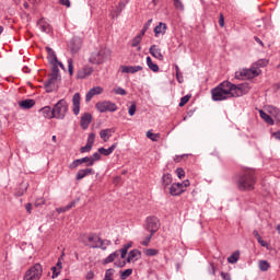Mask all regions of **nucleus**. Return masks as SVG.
<instances>
[{
    "label": "nucleus",
    "mask_w": 280,
    "mask_h": 280,
    "mask_svg": "<svg viewBox=\"0 0 280 280\" xmlns=\"http://www.w3.org/2000/svg\"><path fill=\"white\" fill-rule=\"evenodd\" d=\"M250 85L248 83L233 84L231 81H223L217 88L211 90L213 102H224L231 97H242L248 94Z\"/></svg>",
    "instance_id": "nucleus-1"
},
{
    "label": "nucleus",
    "mask_w": 280,
    "mask_h": 280,
    "mask_svg": "<svg viewBox=\"0 0 280 280\" xmlns=\"http://www.w3.org/2000/svg\"><path fill=\"white\" fill-rule=\"evenodd\" d=\"M255 185H257V176L254 170H246L237 175V187L240 191H253Z\"/></svg>",
    "instance_id": "nucleus-2"
},
{
    "label": "nucleus",
    "mask_w": 280,
    "mask_h": 280,
    "mask_svg": "<svg viewBox=\"0 0 280 280\" xmlns=\"http://www.w3.org/2000/svg\"><path fill=\"white\" fill-rule=\"evenodd\" d=\"M112 56L113 51L110 48L98 46L91 52L89 62L91 65H104V62H108V60H110Z\"/></svg>",
    "instance_id": "nucleus-3"
},
{
    "label": "nucleus",
    "mask_w": 280,
    "mask_h": 280,
    "mask_svg": "<svg viewBox=\"0 0 280 280\" xmlns=\"http://www.w3.org/2000/svg\"><path fill=\"white\" fill-rule=\"evenodd\" d=\"M81 242L90 248H102V250H106V246H110V241H104L96 234L84 236Z\"/></svg>",
    "instance_id": "nucleus-4"
},
{
    "label": "nucleus",
    "mask_w": 280,
    "mask_h": 280,
    "mask_svg": "<svg viewBox=\"0 0 280 280\" xmlns=\"http://www.w3.org/2000/svg\"><path fill=\"white\" fill-rule=\"evenodd\" d=\"M258 75H261V69L252 65L250 68H243V69L236 71L234 74V78L236 80H253L254 78H257Z\"/></svg>",
    "instance_id": "nucleus-5"
},
{
    "label": "nucleus",
    "mask_w": 280,
    "mask_h": 280,
    "mask_svg": "<svg viewBox=\"0 0 280 280\" xmlns=\"http://www.w3.org/2000/svg\"><path fill=\"white\" fill-rule=\"evenodd\" d=\"M67 113H69V104L65 98H61L52 107L54 117L55 119H65V117H67Z\"/></svg>",
    "instance_id": "nucleus-6"
},
{
    "label": "nucleus",
    "mask_w": 280,
    "mask_h": 280,
    "mask_svg": "<svg viewBox=\"0 0 280 280\" xmlns=\"http://www.w3.org/2000/svg\"><path fill=\"white\" fill-rule=\"evenodd\" d=\"M43 277V266L35 264L24 275L23 280H40Z\"/></svg>",
    "instance_id": "nucleus-7"
},
{
    "label": "nucleus",
    "mask_w": 280,
    "mask_h": 280,
    "mask_svg": "<svg viewBox=\"0 0 280 280\" xmlns=\"http://www.w3.org/2000/svg\"><path fill=\"white\" fill-rule=\"evenodd\" d=\"M191 183H189V179H186L182 183H173L170 187V194L171 196H180L185 194L187 187H189Z\"/></svg>",
    "instance_id": "nucleus-8"
},
{
    "label": "nucleus",
    "mask_w": 280,
    "mask_h": 280,
    "mask_svg": "<svg viewBox=\"0 0 280 280\" xmlns=\"http://www.w3.org/2000/svg\"><path fill=\"white\" fill-rule=\"evenodd\" d=\"M95 108L98 113H115L117 112V104L110 101H101L95 104Z\"/></svg>",
    "instance_id": "nucleus-9"
},
{
    "label": "nucleus",
    "mask_w": 280,
    "mask_h": 280,
    "mask_svg": "<svg viewBox=\"0 0 280 280\" xmlns=\"http://www.w3.org/2000/svg\"><path fill=\"white\" fill-rule=\"evenodd\" d=\"M139 259H141V252L139 249H132L129 252L127 259L116 262V266H118V268H124L126 264H132Z\"/></svg>",
    "instance_id": "nucleus-10"
},
{
    "label": "nucleus",
    "mask_w": 280,
    "mask_h": 280,
    "mask_svg": "<svg viewBox=\"0 0 280 280\" xmlns=\"http://www.w3.org/2000/svg\"><path fill=\"white\" fill-rule=\"evenodd\" d=\"M161 223L156 217H148L147 218V230H149L151 235H154L156 231H159Z\"/></svg>",
    "instance_id": "nucleus-11"
},
{
    "label": "nucleus",
    "mask_w": 280,
    "mask_h": 280,
    "mask_svg": "<svg viewBox=\"0 0 280 280\" xmlns=\"http://www.w3.org/2000/svg\"><path fill=\"white\" fill-rule=\"evenodd\" d=\"M59 80L60 77L50 74L49 79L45 83L46 93H52V91H56V84H58Z\"/></svg>",
    "instance_id": "nucleus-12"
},
{
    "label": "nucleus",
    "mask_w": 280,
    "mask_h": 280,
    "mask_svg": "<svg viewBox=\"0 0 280 280\" xmlns=\"http://www.w3.org/2000/svg\"><path fill=\"white\" fill-rule=\"evenodd\" d=\"M93 67L91 66H84L83 68L79 69L77 72V79L78 80H85V78H89L90 75H93Z\"/></svg>",
    "instance_id": "nucleus-13"
},
{
    "label": "nucleus",
    "mask_w": 280,
    "mask_h": 280,
    "mask_svg": "<svg viewBox=\"0 0 280 280\" xmlns=\"http://www.w3.org/2000/svg\"><path fill=\"white\" fill-rule=\"evenodd\" d=\"M93 174H95V170L91 167L81 168L75 174V180H82L86 178V176H93Z\"/></svg>",
    "instance_id": "nucleus-14"
},
{
    "label": "nucleus",
    "mask_w": 280,
    "mask_h": 280,
    "mask_svg": "<svg viewBox=\"0 0 280 280\" xmlns=\"http://www.w3.org/2000/svg\"><path fill=\"white\" fill-rule=\"evenodd\" d=\"M104 93V88L94 86L85 95V102H91L95 95H102Z\"/></svg>",
    "instance_id": "nucleus-15"
},
{
    "label": "nucleus",
    "mask_w": 280,
    "mask_h": 280,
    "mask_svg": "<svg viewBox=\"0 0 280 280\" xmlns=\"http://www.w3.org/2000/svg\"><path fill=\"white\" fill-rule=\"evenodd\" d=\"M155 38L160 36H165L167 32V24L160 22L153 30Z\"/></svg>",
    "instance_id": "nucleus-16"
},
{
    "label": "nucleus",
    "mask_w": 280,
    "mask_h": 280,
    "mask_svg": "<svg viewBox=\"0 0 280 280\" xmlns=\"http://www.w3.org/2000/svg\"><path fill=\"white\" fill-rule=\"evenodd\" d=\"M91 121H93V115H91L90 113H84L81 116V122H80L81 128L83 130H86V128L91 126Z\"/></svg>",
    "instance_id": "nucleus-17"
},
{
    "label": "nucleus",
    "mask_w": 280,
    "mask_h": 280,
    "mask_svg": "<svg viewBox=\"0 0 280 280\" xmlns=\"http://www.w3.org/2000/svg\"><path fill=\"white\" fill-rule=\"evenodd\" d=\"M80 102H81V96L80 93H75L72 97V112L73 115H80Z\"/></svg>",
    "instance_id": "nucleus-18"
},
{
    "label": "nucleus",
    "mask_w": 280,
    "mask_h": 280,
    "mask_svg": "<svg viewBox=\"0 0 280 280\" xmlns=\"http://www.w3.org/2000/svg\"><path fill=\"white\" fill-rule=\"evenodd\" d=\"M121 73H139V71H143L142 66H121Z\"/></svg>",
    "instance_id": "nucleus-19"
},
{
    "label": "nucleus",
    "mask_w": 280,
    "mask_h": 280,
    "mask_svg": "<svg viewBox=\"0 0 280 280\" xmlns=\"http://www.w3.org/2000/svg\"><path fill=\"white\" fill-rule=\"evenodd\" d=\"M149 52L153 58H156V60L163 61V52H161V48H159V46L152 45Z\"/></svg>",
    "instance_id": "nucleus-20"
},
{
    "label": "nucleus",
    "mask_w": 280,
    "mask_h": 280,
    "mask_svg": "<svg viewBox=\"0 0 280 280\" xmlns=\"http://www.w3.org/2000/svg\"><path fill=\"white\" fill-rule=\"evenodd\" d=\"M125 8H126V2L120 1L118 5L110 11L112 19H117V16H119L121 12H124Z\"/></svg>",
    "instance_id": "nucleus-21"
},
{
    "label": "nucleus",
    "mask_w": 280,
    "mask_h": 280,
    "mask_svg": "<svg viewBox=\"0 0 280 280\" xmlns=\"http://www.w3.org/2000/svg\"><path fill=\"white\" fill-rule=\"evenodd\" d=\"M37 27L45 34H49V32H51V25H49L45 19L38 20Z\"/></svg>",
    "instance_id": "nucleus-22"
},
{
    "label": "nucleus",
    "mask_w": 280,
    "mask_h": 280,
    "mask_svg": "<svg viewBox=\"0 0 280 280\" xmlns=\"http://www.w3.org/2000/svg\"><path fill=\"white\" fill-rule=\"evenodd\" d=\"M114 132H115V129L113 128L103 129L100 131V137L106 143V141H108L110 137H113Z\"/></svg>",
    "instance_id": "nucleus-23"
},
{
    "label": "nucleus",
    "mask_w": 280,
    "mask_h": 280,
    "mask_svg": "<svg viewBox=\"0 0 280 280\" xmlns=\"http://www.w3.org/2000/svg\"><path fill=\"white\" fill-rule=\"evenodd\" d=\"M19 106L22 107L24 110H30V108H34V106H36V101L32 98H26L20 102Z\"/></svg>",
    "instance_id": "nucleus-24"
},
{
    "label": "nucleus",
    "mask_w": 280,
    "mask_h": 280,
    "mask_svg": "<svg viewBox=\"0 0 280 280\" xmlns=\"http://www.w3.org/2000/svg\"><path fill=\"white\" fill-rule=\"evenodd\" d=\"M39 113L45 117V119H54V109H51V106H45L43 107Z\"/></svg>",
    "instance_id": "nucleus-25"
},
{
    "label": "nucleus",
    "mask_w": 280,
    "mask_h": 280,
    "mask_svg": "<svg viewBox=\"0 0 280 280\" xmlns=\"http://www.w3.org/2000/svg\"><path fill=\"white\" fill-rule=\"evenodd\" d=\"M143 36L139 33L136 37L131 39V47H137V51H141V40H143Z\"/></svg>",
    "instance_id": "nucleus-26"
},
{
    "label": "nucleus",
    "mask_w": 280,
    "mask_h": 280,
    "mask_svg": "<svg viewBox=\"0 0 280 280\" xmlns=\"http://www.w3.org/2000/svg\"><path fill=\"white\" fill-rule=\"evenodd\" d=\"M116 149H117V143H114L108 149L100 148L98 152L100 154H103V156H110V154H113V152H115Z\"/></svg>",
    "instance_id": "nucleus-27"
},
{
    "label": "nucleus",
    "mask_w": 280,
    "mask_h": 280,
    "mask_svg": "<svg viewBox=\"0 0 280 280\" xmlns=\"http://www.w3.org/2000/svg\"><path fill=\"white\" fill-rule=\"evenodd\" d=\"M259 115H260L261 119H264V121H266V124H268L269 126H275V120L266 112L260 109Z\"/></svg>",
    "instance_id": "nucleus-28"
},
{
    "label": "nucleus",
    "mask_w": 280,
    "mask_h": 280,
    "mask_svg": "<svg viewBox=\"0 0 280 280\" xmlns=\"http://www.w3.org/2000/svg\"><path fill=\"white\" fill-rule=\"evenodd\" d=\"M46 51L48 54V62H58V57L56 56V51H54V49L46 47Z\"/></svg>",
    "instance_id": "nucleus-29"
},
{
    "label": "nucleus",
    "mask_w": 280,
    "mask_h": 280,
    "mask_svg": "<svg viewBox=\"0 0 280 280\" xmlns=\"http://www.w3.org/2000/svg\"><path fill=\"white\" fill-rule=\"evenodd\" d=\"M147 66L153 73H159V65L153 63L151 57H147Z\"/></svg>",
    "instance_id": "nucleus-30"
},
{
    "label": "nucleus",
    "mask_w": 280,
    "mask_h": 280,
    "mask_svg": "<svg viewBox=\"0 0 280 280\" xmlns=\"http://www.w3.org/2000/svg\"><path fill=\"white\" fill-rule=\"evenodd\" d=\"M50 65H51L50 75H56L57 78H60V70L58 69V65H60V61L50 62Z\"/></svg>",
    "instance_id": "nucleus-31"
},
{
    "label": "nucleus",
    "mask_w": 280,
    "mask_h": 280,
    "mask_svg": "<svg viewBox=\"0 0 280 280\" xmlns=\"http://www.w3.org/2000/svg\"><path fill=\"white\" fill-rule=\"evenodd\" d=\"M269 113L271 117H275L278 121H280V109L275 106H269Z\"/></svg>",
    "instance_id": "nucleus-32"
},
{
    "label": "nucleus",
    "mask_w": 280,
    "mask_h": 280,
    "mask_svg": "<svg viewBox=\"0 0 280 280\" xmlns=\"http://www.w3.org/2000/svg\"><path fill=\"white\" fill-rule=\"evenodd\" d=\"M119 255V252L116 250L114 253H112L107 258L103 259V264H113V261H115V259H117V256Z\"/></svg>",
    "instance_id": "nucleus-33"
},
{
    "label": "nucleus",
    "mask_w": 280,
    "mask_h": 280,
    "mask_svg": "<svg viewBox=\"0 0 280 280\" xmlns=\"http://www.w3.org/2000/svg\"><path fill=\"white\" fill-rule=\"evenodd\" d=\"M173 178H172V174L170 173H165L162 176V185H164L165 187H170V184L172 183Z\"/></svg>",
    "instance_id": "nucleus-34"
},
{
    "label": "nucleus",
    "mask_w": 280,
    "mask_h": 280,
    "mask_svg": "<svg viewBox=\"0 0 280 280\" xmlns=\"http://www.w3.org/2000/svg\"><path fill=\"white\" fill-rule=\"evenodd\" d=\"M258 267L262 272H268V270H270V262L267 260H259Z\"/></svg>",
    "instance_id": "nucleus-35"
},
{
    "label": "nucleus",
    "mask_w": 280,
    "mask_h": 280,
    "mask_svg": "<svg viewBox=\"0 0 280 280\" xmlns=\"http://www.w3.org/2000/svg\"><path fill=\"white\" fill-rule=\"evenodd\" d=\"M75 207V201H71L68 206L57 208V213H67V211L73 209Z\"/></svg>",
    "instance_id": "nucleus-36"
},
{
    "label": "nucleus",
    "mask_w": 280,
    "mask_h": 280,
    "mask_svg": "<svg viewBox=\"0 0 280 280\" xmlns=\"http://www.w3.org/2000/svg\"><path fill=\"white\" fill-rule=\"evenodd\" d=\"M268 59H259L258 61H256L255 63H253L254 67H257L258 69H261L264 67H268Z\"/></svg>",
    "instance_id": "nucleus-37"
},
{
    "label": "nucleus",
    "mask_w": 280,
    "mask_h": 280,
    "mask_svg": "<svg viewBox=\"0 0 280 280\" xmlns=\"http://www.w3.org/2000/svg\"><path fill=\"white\" fill-rule=\"evenodd\" d=\"M144 255H147V257H156V255H159V249H155V248L144 249Z\"/></svg>",
    "instance_id": "nucleus-38"
},
{
    "label": "nucleus",
    "mask_w": 280,
    "mask_h": 280,
    "mask_svg": "<svg viewBox=\"0 0 280 280\" xmlns=\"http://www.w3.org/2000/svg\"><path fill=\"white\" fill-rule=\"evenodd\" d=\"M82 163H85V167H93V165H95L91 156L81 158V164Z\"/></svg>",
    "instance_id": "nucleus-39"
},
{
    "label": "nucleus",
    "mask_w": 280,
    "mask_h": 280,
    "mask_svg": "<svg viewBox=\"0 0 280 280\" xmlns=\"http://www.w3.org/2000/svg\"><path fill=\"white\" fill-rule=\"evenodd\" d=\"M147 138L151 141H159L161 139V133H152V131H148Z\"/></svg>",
    "instance_id": "nucleus-40"
},
{
    "label": "nucleus",
    "mask_w": 280,
    "mask_h": 280,
    "mask_svg": "<svg viewBox=\"0 0 280 280\" xmlns=\"http://www.w3.org/2000/svg\"><path fill=\"white\" fill-rule=\"evenodd\" d=\"M114 275H115V269H113V268L107 269L103 280H115V279H113Z\"/></svg>",
    "instance_id": "nucleus-41"
},
{
    "label": "nucleus",
    "mask_w": 280,
    "mask_h": 280,
    "mask_svg": "<svg viewBox=\"0 0 280 280\" xmlns=\"http://www.w3.org/2000/svg\"><path fill=\"white\" fill-rule=\"evenodd\" d=\"M238 259H240V254L234 253L228 258V261L229 264H237Z\"/></svg>",
    "instance_id": "nucleus-42"
},
{
    "label": "nucleus",
    "mask_w": 280,
    "mask_h": 280,
    "mask_svg": "<svg viewBox=\"0 0 280 280\" xmlns=\"http://www.w3.org/2000/svg\"><path fill=\"white\" fill-rule=\"evenodd\" d=\"M80 165H82V160L77 159L72 163L69 164V170H75V168L80 167Z\"/></svg>",
    "instance_id": "nucleus-43"
},
{
    "label": "nucleus",
    "mask_w": 280,
    "mask_h": 280,
    "mask_svg": "<svg viewBox=\"0 0 280 280\" xmlns=\"http://www.w3.org/2000/svg\"><path fill=\"white\" fill-rule=\"evenodd\" d=\"M130 275H132V269H126L120 272V279L126 280L128 277H130Z\"/></svg>",
    "instance_id": "nucleus-44"
},
{
    "label": "nucleus",
    "mask_w": 280,
    "mask_h": 280,
    "mask_svg": "<svg viewBox=\"0 0 280 280\" xmlns=\"http://www.w3.org/2000/svg\"><path fill=\"white\" fill-rule=\"evenodd\" d=\"M189 100H191V94H187V95L183 96L179 102V107L183 108V106H185V104H187V102H189Z\"/></svg>",
    "instance_id": "nucleus-45"
},
{
    "label": "nucleus",
    "mask_w": 280,
    "mask_h": 280,
    "mask_svg": "<svg viewBox=\"0 0 280 280\" xmlns=\"http://www.w3.org/2000/svg\"><path fill=\"white\" fill-rule=\"evenodd\" d=\"M174 3V8H176V10H185V5L183 4V1L180 0H173Z\"/></svg>",
    "instance_id": "nucleus-46"
},
{
    "label": "nucleus",
    "mask_w": 280,
    "mask_h": 280,
    "mask_svg": "<svg viewBox=\"0 0 280 280\" xmlns=\"http://www.w3.org/2000/svg\"><path fill=\"white\" fill-rule=\"evenodd\" d=\"M150 25H152V19L148 20V22L143 25L142 30H141V35L145 36V32H148V30H150Z\"/></svg>",
    "instance_id": "nucleus-47"
},
{
    "label": "nucleus",
    "mask_w": 280,
    "mask_h": 280,
    "mask_svg": "<svg viewBox=\"0 0 280 280\" xmlns=\"http://www.w3.org/2000/svg\"><path fill=\"white\" fill-rule=\"evenodd\" d=\"M90 159H92V163H97V161H102V153L100 152H96V153H93L92 156H90Z\"/></svg>",
    "instance_id": "nucleus-48"
},
{
    "label": "nucleus",
    "mask_w": 280,
    "mask_h": 280,
    "mask_svg": "<svg viewBox=\"0 0 280 280\" xmlns=\"http://www.w3.org/2000/svg\"><path fill=\"white\" fill-rule=\"evenodd\" d=\"M175 174H176V176H177L180 180H183V178H185V170H183V168H180V167H178V168L175 171Z\"/></svg>",
    "instance_id": "nucleus-49"
},
{
    "label": "nucleus",
    "mask_w": 280,
    "mask_h": 280,
    "mask_svg": "<svg viewBox=\"0 0 280 280\" xmlns=\"http://www.w3.org/2000/svg\"><path fill=\"white\" fill-rule=\"evenodd\" d=\"M88 145H92L93 143H95V133L91 132L88 137V141H86Z\"/></svg>",
    "instance_id": "nucleus-50"
},
{
    "label": "nucleus",
    "mask_w": 280,
    "mask_h": 280,
    "mask_svg": "<svg viewBox=\"0 0 280 280\" xmlns=\"http://www.w3.org/2000/svg\"><path fill=\"white\" fill-rule=\"evenodd\" d=\"M90 150H93V145L86 143L84 147H82L80 149V152H81V154H84V153L89 152Z\"/></svg>",
    "instance_id": "nucleus-51"
},
{
    "label": "nucleus",
    "mask_w": 280,
    "mask_h": 280,
    "mask_svg": "<svg viewBox=\"0 0 280 280\" xmlns=\"http://www.w3.org/2000/svg\"><path fill=\"white\" fill-rule=\"evenodd\" d=\"M69 75H73V59H68Z\"/></svg>",
    "instance_id": "nucleus-52"
},
{
    "label": "nucleus",
    "mask_w": 280,
    "mask_h": 280,
    "mask_svg": "<svg viewBox=\"0 0 280 280\" xmlns=\"http://www.w3.org/2000/svg\"><path fill=\"white\" fill-rule=\"evenodd\" d=\"M136 113H137V105H136V104H132V105L129 107L128 114L130 115V117H132V116H135Z\"/></svg>",
    "instance_id": "nucleus-53"
},
{
    "label": "nucleus",
    "mask_w": 280,
    "mask_h": 280,
    "mask_svg": "<svg viewBox=\"0 0 280 280\" xmlns=\"http://www.w3.org/2000/svg\"><path fill=\"white\" fill-rule=\"evenodd\" d=\"M152 234H150L149 236H147L142 242V246H149L150 245V241L152 240Z\"/></svg>",
    "instance_id": "nucleus-54"
},
{
    "label": "nucleus",
    "mask_w": 280,
    "mask_h": 280,
    "mask_svg": "<svg viewBox=\"0 0 280 280\" xmlns=\"http://www.w3.org/2000/svg\"><path fill=\"white\" fill-rule=\"evenodd\" d=\"M114 93H116V95H126V90H124V88H117L114 90Z\"/></svg>",
    "instance_id": "nucleus-55"
},
{
    "label": "nucleus",
    "mask_w": 280,
    "mask_h": 280,
    "mask_svg": "<svg viewBox=\"0 0 280 280\" xmlns=\"http://www.w3.org/2000/svg\"><path fill=\"white\" fill-rule=\"evenodd\" d=\"M257 242L260 244V246H262V248H268V242L264 241L261 236L257 240Z\"/></svg>",
    "instance_id": "nucleus-56"
},
{
    "label": "nucleus",
    "mask_w": 280,
    "mask_h": 280,
    "mask_svg": "<svg viewBox=\"0 0 280 280\" xmlns=\"http://www.w3.org/2000/svg\"><path fill=\"white\" fill-rule=\"evenodd\" d=\"M118 253H120L121 259H126V255H128V249L122 247Z\"/></svg>",
    "instance_id": "nucleus-57"
},
{
    "label": "nucleus",
    "mask_w": 280,
    "mask_h": 280,
    "mask_svg": "<svg viewBox=\"0 0 280 280\" xmlns=\"http://www.w3.org/2000/svg\"><path fill=\"white\" fill-rule=\"evenodd\" d=\"M60 5H65L66 8H71L70 0H59Z\"/></svg>",
    "instance_id": "nucleus-58"
},
{
    "label": "nucleus",
    "mask_w": 280,
    "mask_h": 280,
    "mask_svg": "<svg viewBox=\"0 0 280 280\" xmlns=\"http://www.w3.org/2000/svg\"><path fill=\"white\" fill-rule=\"evenodd\" d=\"M51 271H52V279H56V277H58V275H60L58 267H52Z\"/></svg>",
    "instance_id": "nucleus-59"
},
{
    "label": "nucleus",
    "mask_w": 280,
    "mask_h": 280,
    "mask_svg": "<svg viewBox=\"0 0 280 280\" xmlns=\"http://www.w3.org/2000/svg\"><path fill=\"white\" fill-rule=\"evenodd\" d=\"M221 278L224 280H231V273L222 271Z\"/></svg>",
    "instance_id": "nucleus-60"
},
{
    "label": "nucleus",
    "mask_w": 280,
    "mask_h": 280,
    "mask_svg": "<svg viewBox=\"0 0 280 280\" xmlns=\"http://www.w3.org/2000/svg\"><path fill=\"white\" fill-rule=\"evenodd\" d=\"M219 25L220 27H224V14H220V18H219Z\"/></svg>",
    "instance_id": "nucleus-61"
},
{
    "label": "nucleus",
    "mask_w": 280,
    "mask_h": 280,
    "mask_svg": "<svg viewBox=\"0 0 280 280\" xmlns=\"http://www.w3.org/2000/svg\"><path fill=\"white\" fill-rule=\"evenodd\" d=\"M95 278V273L93 272V271H89L88 273H86V276H85V279H88V280H92V279H94Z\"/></svg>",
    "instance_id": "nucleus-62"
},
{
    "label": "nucleus",
    "mask_w": 280,
    "mask_h": 280,
    "mask_svg": "<svg viewBox=\"0 0 280 280\" xmlns=\"http://www.w3.org/2000/svg\"><path fill=\"white\" fill-rule=\"evenodd\" d=\"M176 80H177V82H179V84H183L184 79H183V73L182 72L176 74Z\"/></svg>",
    "instance_id": "nucleus-63"
},
{
    "label": "nucleus",
    "mask_w": 280,
    "mask_h": 280,
    "mask_svg": "<svg viewBox=\"0 0 280 280\" xmlns=\"http://www.w3.org/2000/svg\"><path fill=\"white\" fill-rule=\"evenodd\" d=\"M272 137H275L278 141H280V130L279 131H275L272 133Z\"/></svg>",
    "instance_id": "nucleus-64"
}]
</instances>
